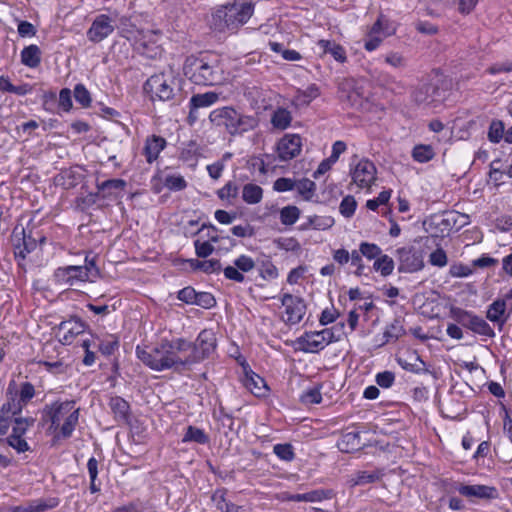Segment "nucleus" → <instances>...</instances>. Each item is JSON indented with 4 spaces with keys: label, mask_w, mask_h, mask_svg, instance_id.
<instances>
[{
    "label": "nucleus",
    "mask_w": 512,
    "mask_h": 512,
    "mask_svg": "<svg viewBox=\"0 0 512 512\" xmlns=\"http://www.w3.org/2000/svg\"><path fill=\"white\" fill-rule=\"evenodd\" d=\"M188 341L183 338L163 339L150 350L136 348L137 357L154 371L186 370L193 365L194 359L188 357Z\"/></svg>",
    "instance_id": "1"
},
{
    "label": "nucleus",
    "mask_w": 512,
    "mask_h": 512,
    "mask_svg": "<svg viewBox=\"0 0 512 512\" xmlns=\"http://www.w3.org/2000/svg\"><path fill=\"white\" fill-rule=\"evenodd\" d=\"M185 75L196 85L213 86L225 80L224 70L216 56H190L184 64Z\"/></svg>",
    "instance_id": "2"
},
{
    "label": "nucleus",
    "mask_w": 512,
    "mask_h": 512,
    "mask_svg": "<svg viewBox=\"0 0 512 512\" xmlns=\"http://www.w3.org/2000/svg\"><path fill=\"white\" fill-rule=\"evenodd\" d=\"M208 119L214 127L224 129L231 136L252 131L259 124L255 116L242 114L232 106L212 110Z\"/></svg>",
    "instance_id": "3"
},
{
    "label": "nucleus",
    "mask_w": 512,
    "mask_h": 512,
    "mask_svg": "<svg viewBox=\"0 0 512 512\" xmlns=\"http://www.w3.org/2000/svg\"><path fill=\"white\" fill-rule=\"evenodd\" d=\"M254 13L251 2H234L219 7L212 15L211 25L219 32H235L248 22Z\"/></svg>",
    "instance_id": "4"
},
{
    "label": "nucleus",
    "mask_w": 512,
    "mask_h": 512,
    "mask_svg": "<svg viewBox=\"0 0 512 512\" xmlns=\"http://www.w3.org/2000/svg\"><path fill=\"white\" fill-rule=\"evenodd\" d=\"M15 387V382L9 384L7 401L0 408V435L7 434L10 428V419L13 415H20L23 408L35 396V388L30 382L21 383L19 390H16Z\"/></svg>",
    "instance_id": "5"
},
{
    "label": "nucleus",
    "mask_w": 512,
    "mask_h": 512,
    "mask_svg": "<svg viewBox=\"0 0 512 512\" xmlns=\"http://www.w3.org/2000/svg\"><path fill=\"white\" fill-rule=\"evenodd\" d=\"M44 412L51 423V429L59 430L63 438L71 437L79 421V408L75 407V401H55L47 405Z\"/></svg>",
    "instance_id": "6"
},
{
    "label": "nucleus",
    "mask_w": 512,
    "mask_h": 512,
    "mask_svg": "<svg viewBox=\"0 0 512 512\" xmlns=\"http://www.w3.org/2000/svg\"><path fill=\"white\" fill-rule=\"evenodd\" d=\"M181 83V77L173 70H168L149 77L144 90L152 101H176L180 96Z\"/></svg>",
    "instance_id": "7"
},
{
    "label": "nucleus",
    "mask_w": 512,
    "mask_h": 512,
    "mask_svg": "<svg viewBox=\"0 0 512 512\" xmlns=\"http://www.w3.org/2000/svg\"><path fill=\"white\" fill-rule=\"evenodd\" d=\"M349 176L351 184L358 189L370 191L377 181V168L368 158H359L353 155L349 162Z\"/></svg>",
    "instance_id": "8"
},
{
    "label": "nucleus",
    "mask_w": 512,
    "mask_h": 512,
    "mask_svg": "<svg viewBox=\"0 0 512 512\" xmlns=\"http://www.w3.org/2000/svg\"><path fill=\"white\" fill-rule=\"evenodd\" d=\"M338 341L332 328L305 332L297 339L299 349L305 353H318L329 344Z\"/></svg>",
    "instance_id": "9"
},
{
    "label": "nucleus",
    "mask_w": 512,
    "mask_h": 512,
    "mask_svg": "<svg viewBox=\"0 0 512 512\" xmlns=\"http://www.w3.org/2000/svg\"><path fill=\"white\" fill-rule=\"evenodd\" d=\"M115 28L118 29L122 37L135 45L137 49L146 48L148 42H152V38L156 35L152 31L138 29L125 16L120 17L117 21L115 20Z\"/></svg>",
    "instance_id": "10"
},
{
    "label": "nucleus",
    "mask_w": 512,
    "mask_h": 512,
    "mask_svg": "<svg viewBox=\"0 0 512 512\" xmlns=\"http://www.w3.org/2000/svg\"><path fill=\"white\" fill-rule=\"evenodd\" d=\"M34 422L35 420L32 417H21L19 415H13L10 419L12 433L7 438V442L18 453H23L30 449L26 440L23 439V436L27 430L34 425Z\"/></svg>",
    "instance_id": "11"
},
{
    "label": "nucleus",
    "mask_w": 512,
    "mask_h": 512,
    "mask_svg": "<svg viewBox=\"0 0 512 512\" xmlns=\"http://www.w3.org/2000/svg\"><path fill=\"white\" fill-rule=\"evenodd\" d=\"M451 313L455 321L474 333L490 338L495 336L493 328L480 316L461 308H454Z\"/></svg>",
    "instance_id": "12"
},
{
    "label": "nucleus",
    "mask_w": 512,
    "mask_h": 512,
    "mask_svg": "<svg viewBox=\"0 0 512 512\" xmlns=\"http://www.w3.org/2000/svg\"><path fill=\"white\" fill-rule=\"evenodd\" d=\"M188 357L194 359L193 364L202 361L209 356L216 347V338L211 330H203L199 333L195 342L188 341Z\"/></svg>",
    "instance_id": "13"
},
{
    "label": "nucleus",
    "mask_w": 512,
    "mask_h": 512,
    "mask_svg": "<svg viewBox=\"0 0 512 512\" xmlns=\"http://www.w3.org/2000/svg\"><path fill=\"white\" fill-rule=\"evenodd\" d=\"M278 298L284 307L283 321L289 325L300 323L306 313L304 300L290 293H284Z\"/></svg>",
    "instance_id": "14"
},
{
    "label": "nucleus",
    "mask_w": 512,
    "mask_h": 512,
    "mask_svg": "<svg viewBox=\"0 0 512 512\" xmlns=\"http://www.w3.org/2000/svg\"><path fill=\"white\" fill-rule=\"evenodd\" d=\"M302 139L298 134H285L276 145L277 157L280 161H289L300 155Z\"/></svg>",
    "instance_id": "15"
},
{
    "label": "nucleus",
    "mask_w": 512,
    "mask_h": 512,
    "mask_svg": "<svg viewBox=\"0 0 512 512\" xmlns=\"http://www.w3.org/2000/svg\"><path fill=\"white\" fill-rule=\"evenodd\" d=\"M255 267V260L246 254H241L233 261V265L223 269V274L228 280L243 283L245 281L244 273L252 271Z\"/></svg>",
    "instance_id": "16"
},
{
    "label": "nucleus",
    "mask_w": 512,
    "mask_h": 512,
    "mask_svg": "<svg viewBox=\"0 0 512 512\" xmlns=\"http://www.w3.org/2000/svg\"><path fill=\"white\" fill-rule=\"evenodd\" d=\"M456 489L460 495L471 501L475 499L490 501L499 497V491L495 486L460 484Z\"/></svg>",
    "instance_id": "17"
},
{
    "label": "nucleus",
    "mask_w": 512,
    "mask_h": 512,
    "mask_svg": "<svg viewBox=\"0 0 512 512\" xmlns=\"http://www.w3.org/2000/svg\"><path fill=\"white\" fill-rule=\"evenodd\" d=\"M53 278L58 285L73 286L78 282L87 281V269L81 268L80 265L59 267L54 271Z\"/></svg>",
    "instance_id": "18"
},
{
    "label": "nucleus",
    "mask_w": 512,
    "mask_h": 512,
    "mask_svg": "<svg viewBox=\"0 0 512 512\" xmlns=\"http://www.w3.org/2000/svg\"><path fill=\"white\" fill-rule=\"evenodd\" d=\"M115 30V19L105 14L98 15L87 31L91 42L98 43L110 36Z\"/></svg>",
    "instance_id": "19"
},
{
    "label": "nucleus",
    "mask_w": 512,
    "mask_h": 512,
    "mask_svg": "<svg viewBox=\"0 0 512 512\" xmlns=\"http://www.w3.org/2000/svg\"><path fill=\"white\" fill-rule=\"evenodd\" d=\"M399 260V271L413 273L421 270L424 266L422 256L413 248L403 247L396 251Z\"/></svg>",
    "instance_id": "20"
},
{
    "label": "nucleus",
    "mask_w": 512,
    "mask_h": 512,
    "mask_svg": "<svg viewBox=\"0 0 512 512\" xmlns=\"http://www.w3.org/2000/svg\"><path fill=\"white\" fill-rule=\"evenodd\" d=\"M511 304L510 310H512V289L505 294L503 297L493 301L487 309L486 317L493 323H498L503 326L509 317V313L506 314L507 305Z\"/></svg>",
    "instance_id": "21"
},
{
    "label": "nucleus",
    "mask_w": 512,
    "mask_h": 512,
    "mask_svg": "<svg viewBox=\"0 0 512 512\" xmlns=\"http://www.w3.org/2000/svg\"><path fill=\"white\" fill-rule=\"evenodd\" d=\"M335 496V492L332 489H316L307 493L302 494H290L288 492H282L278 499L282 501H294V502H321L323 500L332 499Z\"/></svg>",
    "instance_id": "22"
},
{
    "label": "nucleus",
    "mask_w": 512,
    "mask_h": 512,
    "mask_svg": "<svg viewBox=\"0 0 512 512\" xmlns=\"http://www.w3.org/2000/svg\"><path fill=\"white\" fill-rule=\"evenodd\" d=\"M85 331V324L79 318H70L62 321L58 328V335L61 343L70 345L76 336Z\"/></svg>",
    "instance_id": "23"
},
{
    "label": "nucleus",
    "mask_w": 512,
    "mask_h": 512,
    "mask_svg": "<svg viewBox=\"0 0 512 512\" xmlns=\"http://www.w3.org/2000/svg\"><path fill=\"white\" fill-rule=\"evenodd\" d=\"M56 497L38 498L11 508V512H44L59 505Z\"/></svg>",
    "instance_id": "24"
},
{
    "label": "nucleus",
    "mask_w": 512,
    "mask_h": 512,
    "mask_svg": "<svg viewBox=\"0 0 512 512\" xmlns=\"http://www.w3.org/2000/svg\"><path fill=\"white\" fill-rule=\"evenodd\" d=\"M125 187L126 182L123 179H109L97 184L98 191L108 199L121 197Z\"/></svg>",
    "instance_id": "25"
},
{
    "label": "nucleus",
    "mask_w": 512,
    "mask_h": 512,
    "mask_svg": "<svg viewBox=\"0 0 512 512\" xmlns=\"http://www.w3.org/2000/svg\"><path fill=\"white\" fill-rule=\"evenodd\" d=\"M166 147V140L157 135L148 137L145 141L143 154L146 157L148 163L155 161L161 151Z\"/></svg>",
    "instance_id": "26"
},
{
    "label": "nucleus",
    "mask_w": 512,
    "mask_h": 512,
    "mask_svg": "<svg viewBox=\"0 0 512 512\" xmlns=\"http://www.w3.org/2000/svg\"><path fill=\"white\" fill-rule=\"evenodd\" d=\"M218 100L219 94L214 91L193 95L189 101V118H192L193 112L197 109L210 107L217 103Z\"/></svg>",
    "instance_id": "27"
},
{
    "label": "nucleus",
    "mask_w": 512,
    "mask_h": 512,
    "mask_svg": "<svg viewBox=\"0 0 512 512\" xmlns=\"http://www.w3.org/2000/svg\"><path fill=\"white\" fill-rule=\"evenodd\" d=\"M405 334V329L401 319L396 318L390 324H388L380 339H377L379 346H383L391 341L398 340Z\"/></svg>",
    "instance_id": "28"
},
{
    "label": "nucleus",
    "mask_w": 512,
    "mask_h": 512,
    "mask_svg": "<svg viewBox=\"0 0 512 512\" xmlns=\"http://www.w3.org/2000/svg\"><path fill=\"white\" fill-rule=\"evenodd\" d=\"M256 267L259 276L265 281H272L278 278L279 272L270 257L263 255L256 260Z\"/></svg>",
    "instance_id": "29"
},
{
    "label": "nucleus",
    "mask_w": 512,
    "mask_h": 512,
    "mask_svg": "<svg viewBox=\"0 0 512 512\" xmlns=\"http://www.w3.org/2000/svg\"><path fill=\"white\" fill-rule=\"evenodd\" d=\"M109 407L118 422H128L130 406L126 400L119 396H114L109 401Z\"/></svg>",
    "instance_id": "30"
},
{
    "label": "nucleus",
    "mask_w": 512,
    "mask_h": 512,
    "mask_svg": "<svg viewBox=\"0 0 512 512\" xmlns=\"http://www.w3.org/2000/svg\"><path fill=\"white\" fill-rule=\"evenodd\" d=\"M187 262L190 268L194 271H202L207 274L219 273L222 271V265L218 259H189Z\"/></svg>",
    "instance_id": "31"
},
{
    "label": "nucleus",
    "mask_w": 512,
    "mask_h": 512,
    "mask_svg": "<svg viewBox=\"0 0 512 512\" xmlns=\"http://www.w3.org/2000/svg\"><path fill=\"white\" fill-rule=\"evenodd\" d=\"M317 46L322 50L323 53L330 54L336 61L340 63L346 61L345 49L334 41L322 39L317 42Z\"/></svg>",
    "instance_id": "32"
},
{
    "label": "nucleus",
    "mask_w": 512,
    "mask_h": 512,
    "mask_svg": "<svg viewBox=\"0 0 512 512\" xmlns=\"http://www.w3.org/2000/svg\"><path fill=\"white\" fill-rule=\"evenodd\" d=\"M200 155L201 148L199 144L195 141H189L182 147L179 158L189 166H196Z\"/></svg>",
    "instance_id": "33"
},
{
    "label": "nucleus",
    "mask_w": 512,
    "mask_h": 512,
    "mask_svg": "<svg viewBox=\"0 0 512 512\" xmlns=\"http://www.w3.org/2000/svg\"><path fill=\"white\" fill-rule=\"evenodd\" d=\"M270 122L273 128L285 130L291 125L292 114L288 109L278 107L273 111Z\"/></svg>",
    "instance_id": "34"
},
{
    "label": "nucleus",
    "mask_w": 512,
    "mask_h": 512,
    "mask_svg": "<svg viewBox=\"0 0 512 512\" xmlns=\"http://www.w3.org/2000/svg\"><path fill=\"white\" fill-rule=\"evenodd\" d=\"M242 199L249 205H255L263 199V189L254 183H247L242 188Z\"/></svg>",
    "instance_id": "35"
},
{
    "label": "nucleus",
    "mask_w": 512,
    "mask_h": 512,
    "mask_svg": "<svg viewBox=\"0 0 512 512\" xmlns=\"http://www.w3.org/2000/svg\"><path fill=\"white\" fill-rule=\"evenodd\" d=\"M21 62L30 68L37 67L41 62V51L37 45L31 44L21 51Z\"/></svg>",
    "instance_id": "36"
},
{
    "label": "nucleus",
    "mask_w": 512,
    "mask_h": 512,
    "mask_svg": "<svg viewBox=\"0 0 512 512\" xmlns=\"http://www.w3.org/2000/svg\"><path fill=\"white\" fill-rule=\"evenodd\" d=\"M244 385L257 397L264 396L268 390L264 379L256 374L246 375Z\"/></svg>",
    "instance_id": "37"
},
{
    "label": "nucleus",
    "mask_w": 512,
    "mask_h": 512,
    "mask_svg": "<svg viewBox=\"0 0 512 512\" xmlns=\"http://www.w3.org/2000/svg\"><path fill=\"white\" fill-rule=\"evenodd\" d=\"M341 97H346L351 105H356L360 98L361 92L355 87V81L353 79H346L340 85Z\"/></svg>",
    "instance_id": "38"
},
{
    "label": "nucleus",
    "mask_w": 512,
    "mask_h": 512,
    "mask_svg": "<svg viewBox=\"0 0 512 512\" xmlns=\"http://www.w3.org/2000/svg\"><path fill=\"white\" fill-rule=\"evenodd\" d=\"M320 95L317 85L311 84L306 89H299L296 92L294 101L298 105H309L314 99Z\"/></svg>",
    "instance_id": "39"
},
{
    "label": "nucleus",
    "mask_w": 512,
    "mask_h": 512,
    "mask_svg": "<svg viewBox=\"0 0 512 512\" xmlns=\"http://www.w3.org/2000/svg\"><path fill=\"white\" fill-rule=\"evenodd\" d=\"M335 221L331 216H309L307 223L303 225V229L327 230L334 225Z\"/></svg>",
    "instance_id": "40"
},
{
    "label": "nucleus",
    "mask_w": 512,
    "mask_h": 512,
    "mask_svg": "<svg viewBox=\"0 0 512 512\" xmlns=\"http://www.w3.org/2000/svg\"><path fill=\"white\" fill-rule=\"evenodd\" d=\"M411 156L418 163H427L435 157V151L431 145L418 144L412 149Z\"/></svg>",
    "instance_id": "41"
},
{
    "label": "nucleus",
    "mask_w": 512,
    "mask_h": 512,
    "mask_svg": "<svg viewBox=\"0 0 512 512\" xmlns=\"http://www.w3.org/2000/svg\"><path fill=\"white\" fill-rule=\"evenodd\" d=\"M20 234L22 238V244H15V255L21 258H25L28 253L36 248V241L31 236H26L24 228L21 229Z\"/></svg>",
    "instance_id": "42"
},
{
    "label": "nucleus",
    "mask_w": 512,
    "mask_h": 512,
    "mask_svg": "<svg viewBox=\"0 0 512 512\" xmlns=\"http://www.w3.org/2000/svg\"><path fill=\"white\" fill-rule=\"evenodd\" d=\"M360 435L358 432L352 431L345 433L340 441L338 442V447L341 451L349 452L351 450H356L360 446Z\"/></svg>",
    "instance_id": "43"
},
{
    "label": "nucleus",
    "mask_w": 512,
    "mask_h": 512,
    "mask_svg": "<svg viewBox=\"0 0 512 512\" xmlns=\"http://www.w3.org/2000/svg\"><path fill=\"white\" fill-rule=\"evenodd\" d=\"M182 442H195L198 444H206L209 442V437L204 432L203 429L194 426H188L183 436Z\"/></svg>",
    "instance_id": "44"
},
{
    "label": "nucleus",
    "mask_w": 512,
    "mask_h": 512,
    "mask_svg": "<svg viewBox=\"0 0 512 512\" xmlns=\"http://www.w3.org/2000/svg\"><path fill=\"white\" fill-rule=\"evenodd\" d=\"M373 269L380 272L384 277L389 276L394 270V261L390 256L381 254V256L374 261Z\"/></svg>",
    "instance_id": "45"
},
{
    "label": "nucleus",
    "mask_w": 512,
    "mask_h": 512,
    "mask_svg": "<svg viewBox=\"0 0 512 512\" xmlns=\"http://www.w3.org/2000/svg\"><path fill=\"white\" fill-rule=\"evenodd\" d=\"M300 216V210L294 205H288L280 209V222L285 226H291L297 222Z\"/></svg>",
    "instance_id": "46"
},
{
    "label": "nucleus",
    "mask_w": 512,
    "mask_h": 512,
    "mask_svg": "<svg viewBox=\"0 0 512 512\" xmlns=\"http://www.w3.org/2000/svg\"><path fill=\"white\" fill-rule=\"evenodd\" d=\"M436 89L432 84L424 83L420 85L413 93V97L418 103H430L434 100L433 94Z\"/></svg>",
    "instance_id": "47"
},
{
    "label": "nucleus",
    "mask_w": 512,
    "mask_h": 512,
    "mask_svg": "<svg viewBox=\"0 0 512 512\" xmlns=\"http://www.w3.org/2000/svg\"><path fill=\"white\" fill-rule=\"evenodd\" d=\"M268 45L273 52L281 54L282 58L286 61H299L302 59L298 51L286 49L281 43L270 41Z\"/></svg>",
    "instance_id": "48"
},
{
    "label": "nucleus",
    "mask_w": 512,
    "mask_h": 512,
    "mask_svg": "<svg viewBox=\"0 0 512 512\" xmlns=\"http://www.w3.org/2000/svg\"><path fill=\"white\" fill-rule=\"evenodd\" d=\"M163 184L172 191H181L187 187L184 177L178 173H171L164 176Z\"/></svg>",
    "instance_id": "49"
},
{
    "label": "nucleus",
    "mask_w": 512,
    "mask_h": 512,
    "mask_svg": "<svg viewBox=\"0 0 512 512\" xmlns=\"http://www.w3.org/2000/svg\"><path fill=\"white\" fill-rule=\"evenodd\" d=\"M503 138L505 139L504 123L501 120H493L488 130L489 141L499 143Z\"/></svg>",
    "instance_id": "50"
},
{
    "label": "nucleus",
    "mask_w": 512,
    "mask_h": 512,
    "mask_svg": "<svg viewBox=\"0 0 512 512\" xmlns=\"http://www.w3.org/2000/svg\"><path fill=\"white\" fill-rule=\"evenodd\" d=\"M300 400L303 404L306 405H313V404H319L322 401V395L320 392V387L314 386L307 390H305L301 396Z\"/></svg>",
    "instance_id": "51"
},
{
    "label": "nucleus",
    "mask_w": 512,
    "mask_h": 512,
    "mask_svg": "<svg viewBox=\"0 0 512 512\" xmlns=\"http://www.w3.org/2000/svg\"><path fill=\"white\" fill-rule=\"evenodd\" d=\"M359 248L362 255L368 260H376L382 254V249L375 243L361 242Z\"/></svg>",
    "instance_id": "52"
},
{
    "label": "nucleus",
    "mask_w": 512,
    "mask_h": 512,
    "mask_svg": "<svg viewBox=\"0 0 512 512\" xmlns=\"http://www.w3.org/2000/svg\"><path fill=\"white\" fill-rule=\"evenodd\" d=\"M198 233L203 237L206 238L204 241H209L213 245V243H218L222 237L218 233L217 227L214 225H206L203 224L201 228L198 230Z\"/></svg>",
    "instance_id": "53"
},
{
    "label": "nucleus",
    "mask_w": 512,
    "mask_h": 512,
    "mask_svg": "<svg viewBox=\"0 0 512 512\" xmlns=\"http://www.w3.org/2000/svg\"><path fill=\"white\" fill-rule=\"evenodd\" d=\"M294 189H296L299 192V194L304 196L306 199H309L314 194L316 190V185L313 181L304 178L295 182Z\"/></svg>",
    "instance_id": "54"
},
{
    "label": "nucleus",
    "mask_w": 512,
    "mask_h": 512,
    "mask_svg": "<svg viewBox=\"0 0 512 512\" xmlns=\"http://www.w3.org/2000/svg\"><path fill=\"white\" fill-rule=\"evenodd\" d=\"M393 30H386L382 32V36H375V35H367V39L364 41V48L367 51H374L376 50L380 44L382 43L383 39L392 35Z\"/></svg>",
    "instance_id": "55"
},
{
    "label": "nucleus",
    "mask_w": 512,
    "mask_h": 512,
    "mask_svg": "<svg viewBox=\"0 0 512 512\" xmlns=\"http://www.w3.org/2000/svg\"><path fill=\"white\" fill-rule=\"evenodd\" d=\"M356 207L357 202L355 198L351 195H347L342 199L339 211L344 217L350 218L355 213Z\"/></svg>",
    "instance_id": "56"
},
{
    "label": "nucleus",
    "mask_w": 512,
    "mask_h": 512,
    "mask_svg": "<svg viewBox=\"0 0 512 512\" xmlns=\"http://www.w3.org/2000/svg\"><path fill=\"white\" fill-rule=\"evenodd\" d=\"M378 479V476L374 473L367 471L357 472L350 480L352 486L365 485L373 483Z\"/></svg>",
    "instance_id": "57"
},
{
    "label": "nucleus",
    "mask_w": 512,
    "mask_h": 512,
    "mask_svg": "<svg viewBox=\"0 0 512 512\" xmlns=\"http://www.w3.org/2000/svg\"><path fill=\"white\" fill-rule=\"evenodd\" d=\"M74 98L83 107H88L91 104L90 93L83 84H77L75 86Z\"/></svg>",
    "instance_id": "58"
},
{
    "label": "nucleus",
    "mask_w": 512,
    "mask_h": 512,
    "mask_svg": "<svg viewBox=\"0 0 512 512\" xmlns=\"http://www.w3.org/2000/svg\"><path fill=\"white\" fill-rule=\"evenodd\" d=\"M194 247L195 254L199 258H207L215 250L214 246L211 243H209V241H201L200 239H196L194 241Z\"/></svg>",
    "instance_id": "59"
},
{
    "label": "nucleus",
    "mask_w": 512,
    "mask_h": 512,
    "mask_svg": "<svg viewBox=\"0 0 512 512\" xmlns=\"http://www.w3.org/2000/svg\"><path fill=\"white\" fill-rule=\"evenodd\" d=\"M215 304V298L209 292H197L195 296V302L193 303V305H197L205 309H210Z\"/></svg>",
    "instance_id": "60"
},
{
    "label": "nucleus",
    "mask_w": 512,
    "mask_h": 512,
    "mask_svg": "<svg viewBox=\"0 0 512 512\" xmlns=\"http://www.w3.org/2000/svg\"><path fill=\"white\" fill-rule=\"evenodd\" d=\"M363 255L361 253V250L360 248L358 250H352V252L350 253V262H351V265L356 267V270H355V275L357 276H361L364 274L365 272V265H364V262H363Z\"/></svg>",
    "instance_id": "61"
},
{
    "label": "nucleus",
    "mask_w": 512,
    "mask_h": 512,
    "mask_svg": "<svg viewBox=\"0 0 512 512\" xmlns=\"http://www.w3.org/2000/svg\"><path fill=\"white\" fill-rule=\"evenodd\" d=\"M238 194V187L233 182L226 183L221 189L217 191V195L221 200L230 201L236 198Z\"/></svg>",
    "instance_id": "62"
},
{
    "label": "nucleus",
    "mask_w": 512,
    "mask_h": 512,
    "mask_svg": "<svg viewBox=\"0 0 512 512\" xmlns=\"http://www.w3.org/2000/svg\"><path fill=\"white\" fill-rule=\"evenodd\" d=\"M273 451L281 460L291 461L294 458V452L290 444H276Z\"/></svg>",
    "instance_id": "63"
},
{
    "label": "nucleus",
    "mask_w": 512,
    "mask_h": 512,
    "mask_svg": "<svg viewBox=\"0 0 512 512\" xmlns=\"http://www.w3.org/2000/svg\"><path fill=\"white\" fill-rule=\"evenodd\" d=\"M146 507L140 500L132 501L126 505L116 507L112 512H145Z\"/></svg>",
    "instance_id": "64"
}]
</instances>
